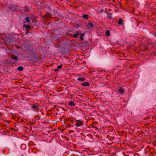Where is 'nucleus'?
I'll use <instances>...</instances> for the list:
<instances>
[{
  "mask_svg": "<svg viewBox=\"0 0 156 156\" xmlns=\"http://www.w3.org/2000/svg\"><path fill=\"white\" fill-rule=\"evenodd\" d=\"M83 17L85 19L87 20L89 17V16L88 15L85 14L83 16Z\"/></svg>",
  "mask_w": 156,
  "mask_h": 156,
  "instance_id": "obj_10",
  "label": "nucleus"
},
{
  "mask_svg": "<svg viewBox=\"0 0 156 156\" xmlns=\"http://www.w3.org/2000/svg\"><path fill=\"white\" fill-rule=\"evenodd\" d=\"M87 27L90 29H91L94 27V26L92 23L89 21L87 23Z\"/></svg>",
  "mask_w": 156,
  "mask_h": 156,
  "instance_id": "obj_2",
  "label": "nucleus"
},
{
  "mask_svg": "<svg viewBox=\"0 0 156 156\" xmlns=\"http://www.w3.org/2000/svg\"><path fill=\"white\" fill-rule=\"evenodd\" d=\"M11 57L12 59L15 60L16 61H17L18 57L17 56L14 55H12L11 56Z\"/></svg>",
  "mask_w": 156,
  "mask_h": 156,
  "instance_id": "obj_6",
  "label": "nucleus"
},
{
  "mask_svg": "<svg viewBox=\"0 0 156 156\" xmlns=\"http://www.w3.org/2000/svg\"><path fill=\"white\" fill-rule=\"evenodd\" d=\"M18 69L20 71H21L23 70V68L21 66H19L18 67Z\"/></svg>",
  "mask_w": 156,
  "mask_h": 156,
  "instance_id": "obj_16",
  "label": "nucleus"
},
{
  "mask_svg": "<svg viewBox=\"0 0 156 156\" xmlns=\"http://www.w3.org/2000/svg\"><path fill=\"white\" fill-rule=\"evenodd\" d=\"M104 11L106 12V11L103 9H101L100 10V12L101 13H102Z\"/></svg>",
  "mask_w": 156,
  "mask_h": 156,
  "instance_id": "obj_18",
  "label": "nucleus"
},
{
  "mask_svg": "<svg viewBox=\"0 0 156 156\" xmlns=\"http://www.w3.org/2000/svg\"><path fill=\"white\" fill-rule=\"evenodd\" d=\"M84 35V33H82L80 35V38L81 40H83V37Z\"/></svg>",
  "mask_w": 156,
  "mask_h": 156,
  "instance_id": "obj_15",
  "label": "nucleus"
},
{
  "mask_svg": "<svg viewBox=\"0 0 156 156\" xmlns=\"http://www.w3.org/2000/svg\"><path fill=\"white\" fill-rule=\"evenodd\" d=\"M23 27L24 28H27L29 29L31 27V26L29 25H26V24H24L23 25Z\"/></svg>",
  "mask_w": 156,
  "mask_h": 156,
  "instance_id": "obj_9",
  "label": "nucleus"
},
{
  "mask_svg": "<svg viewBox=\"0 0 156 156\" xmlns=\"http://www.w3.org/2000/svg\"><path fill=\"white\" fill-rule=\"evenodd\" d=\"M108 16L109 18L110 19L112 18V14L108 13Z\"/></svg>",
  "mask_w": 156,
  "mask_h": 156,
  "instance_id": "obj_19",
  "label": "nucleus"
},
{
  "mask_svg": "<svg viewBox=\"0 0 156 156\" xmlns=\"http://www.w3.org/2000/svg\"><path fill=\"white\" fill-rule=\"evenodd\" d=\"M123 23V21L122 19L120 18L119 20V21L118 22V23L119 25H122Z\"/></svg>",
  "mask_w": 156,
  "mask_h": 156,
  "instance_id": "obj_11",
  "label": "nucleus"
},
{
  "mask_svg": "<svg viewBox=\"0 0 156 156\" xmlns=\"http://www.w3.org/2000/svg\"><path fill=\"white\" fill-rule=\"evenodd\" d=\"M105 34L107 36H109L110 35V32L109 30H107L105 32Z\"/></svg>",
  "mask_w": 156,
  "mask_h": 156,
  "instance_id": "obj_13",
  "label": "nucleus"
},
{
  "mask_svg": "<svg viewBox=\"0 0 156 156\" xmlns=\"http://www.w3.org/2000/svg\"><path fill=\"white\" fill-rule=\"evenodd\" d=\"M153 35L154 37H156V32L154 33V34H153Z\"/></svg>",
  "mask_w": 156,
  "mask_h": 156,
  "instance_id": "obj_22",
  "label": "nucleus"
},
{
  "mask_svg": "<svg viewBox=\"0 0 156 156\" xmlns=\"http://www.w3.org/2000/svg\"><path fill=\"white\" fill-rule=\"evenodd\" d=\"M82 85L83 86H89L90 85V83L88 82H86L83 83Z\"/></svg>",
  "mask_w": 156,
  "mask_h": 156,
  "instance_id": "obj_5",
  "label": "nucleus"
},
{
  "mask_svg": "<svg viewBox=\"0 0 156 156\" xmlns=\"http://www.w3.org/2000/svg\"><path fill=\"white\" fill-rule=\"evenodd\" d=\"M83 124V122L80 120H76V126L77 127H80Z\"/></svg>",
  "mask_w": 156,
  "mask_h": 156,
  "instance_id": "obj_1",
  "label": "nucleus"
},
{
  "mask_svg": "<svg viewBox=\"0 0 156 156\" xmlns=\"http://www.w3.org/2000/svg\"><path fill=\"white\" fill-rule=\"evenodd\" d=\"M119 92L121 94H123L124 92V90L122 88H120L118 90Z\"/></svg>",
  "mask_w": 156,
  "mask_h": 156,
  "instance_id": "obj_14",
  "label": "nucleus"
},
{
  "mask_svg": "<svg viewBox=\"0 0 156 156\" xmlns=\"http://www.w3.org/2000/svg\"><path fill=\"white\" fill-rule=\"evenodd\" d=\"M68 105L70 106H75L76 104L74 103L72 101H69V102Z\"/></svg>",
  "mask_w": 156,
  "mask_h": 156,
  "instance_id": "obj_7",
  "label": "nucleus"
},
{
  "mask_svg": "<svg viewBox=\"0 0 156 156\" xmlns=\"http://www.w3.org/2000/svg\"><path fill=\"white\" fill-rule=\"evenodd\" d=\"M24 9L25 10V11H28V10L29 8H28V7H27V6H26V7H24Z\"/></svg>",
  "mask_w": 156,
  "mask_h": 156,
  "instance_id": "obj_20",
  "label": "nucleus"
},
{
  "mask_svg": "<svg viewBox=\"0 0 156 156\" xmlns=\"http://www.w3.org/2000/svg\"><path fill=\"white\" fill-rule=\"evenodd\" d=\"M38 106L37 105H34L32 107V108L35 110H37L38 109Z\"/></svg>",
  "mask_w": 156,
  "mask_h": 156,
  "instance_id": "obj_8",
  "label": "nucleus"
},
{
  "mask_svg": "<svg viewBox=\"0 0 156 156\" xmlns=\"http://www.w3.org/2000/svg\"><path fill=\"white\" fill-rule=\"evenodd\" d=\"M25 20L28 22L29 23L30 22V20L29 18L28 17H26L25 19Z\"/></svg>",
  "mask_w": 156,
  "mask_h": 156,
  "instance_id": "obj_17",
  "label": "nucleus"
},
{
  "mask_svg": "<svg viewBox=\"0 0 156 156\" xmlns=\"http://www.w3.org/2000/svg\"><path fill=\"white\" fill-rule=\"evenodd\" d=\"M77 80L78 81L80 82H82L84 81V80H85V78L81 77H79L77 78Z\"/></svg>",
  "mask_w": 156,
  "mask_h": 156,
  "instance_id": "obj_4",
  "label": "nucleus"
},
{
  "mask_svg": "<svg viewBox=\"0 0 156 156\" xmlns=\"http://www.w3.org/2000/svg\"><path fill=\"white\" fill-rule=\"evenodd\" d=\"M17 7L16 5H12L9 7V10L11 11H14L16 9Z\"/></svg>",
  "mask_w": 156,
  "mask_h": 156,
  "instance_id": "obj_3",
  "label": "nucleus"
},
{
  "mask_svg": "<svg viewBox=\"0 0 156 156\" xmlns=\"http://www.w3.org/2000/svg\"><path fill=\"white\" fill-rule=\"evenodd\" d=\"M28 33V32H26V34H27Z\"/></svg>",
  "mask_w": 156,
  "mask_h": 156,
  "instance_id": "obj_23",
  "label": "nucleus"
},
{
  "mask_svg": "<svg viewBox=\"0 0 156 156\" xmlns=\"http://www.w3.org/2000/svg\"><path fill=\"white\" fill-rule=\"evenodd\" d=\"M80 34V33L79 32H78L76 33L75 34H73V36L75 38H76L78 35H79Z\"/></svg>",
  "mask_w": 156,
  "mask_h": 156,
  "instance_id": "obj_12",
  "label": "nucleus"
},
{
  "mask_svg": "<svg viewBox=\"0 0 156 156\" xmlns=\"http://www.w3.org/2000/svg\"><path fill=\"white\" fill-rule=\"evenodd\" d=\"M62 67V64H61L60 66H57V68L58 69H61Z\"/></svg>",
  "mask_w": 156,
  "mask_h": 156,
  "instance_id": "obj_21",
  "label": "nucleus"
}]
</instances>
